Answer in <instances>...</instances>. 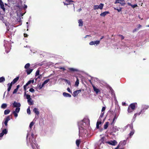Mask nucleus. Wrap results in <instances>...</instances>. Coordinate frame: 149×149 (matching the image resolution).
<instances>
[{"label":"nucleus","mask_w":149,"mask_h":149,"mask_svg":"<svg viewBox=\"0 0 149 149\" xmlns=\"http://www.w3.org/2000/svg\"><path fill=\"white\" fill-rule=\"evenodd\" d=\"M7 104L6 103H3L1 105V108L3 109H4L7 107Z\"/></svg>","instance_id":"21"},{"label":"nucleus","mask_w":149,"mask_h":149,"mask_svg":"<svg viewBox=\"0 0 149 149\" xmlns=\"http://www.w3.org/2000/svg\"><path fill=\"white\" fill-rule=\"evenodd\" d=\"M27 6L26 5H24V9H25L26 8H27Z\"/></svg>","instance_id":"63"},{"label":"nucleus","mask_w":149,"mask_h":149,"mask_svg":"<svg viewBox=\"0 0 149 149\" xmlns=\"http://www.w3.org/2000/svg\"><path fill=\"white\" fill-rule=\"evenodd\" d=\"M105 107H103L102 109V112L104 111L105 109Z\"/></svg>","instance_id":"57"},{"label":"nucleus","mask_w":149,"mask_h":149,"mask_svg":"<svg viewBox=\"0 0 149 149\" xmlns=\"http://www.w3.org/2000/svg\"><path fill=\"white\" fill-rule=\"evenodd\" d=\"M67 90L70 93H72V91H71L70 89L69 88H67Z\"/></svg>","instance_id":"56"},{"label":"nucleus","mask_w":149,"mask_h":149,"mask_svg":"<svg viewBox=\"0 0 149 149\" xmlns=\"http://www.w3.org/2000/svg\"><path fill=\"white\" fill-rule=\"evenodd\" d=\"M105 138L104 137H102L100 140V141L101 142V143L104 144L107 142L105 141Z\"/></svg>","instance_id":"18"},{"label":"nucleus","mask_w":149,"mask_h":149,"mask_svg":"<svg viewBox=\"0 0 149 149\" xmlns=\"http://www.w3.org/2000/svg\"><path fill=\"white\" fill-rule=\"evenodd\" d=\"M118 36L120 37H121V40H123L124 39V37L122 35L119 34L118 35Z\"/></svg>","instance_id":"51"},{"label":"nucleus","mask_w":149,"mask_h":149,"mask_svg":"<svg viewBox=\"0 0 149 149\" xmlns=\"http://www.w3.org/2000/svg\"><path fill=\"white\" fill-rule=\"evenodd\" d=\"M80 143V141L79 140L77 139L76 141V144L78 147H79Z\"/></svg>","instance_id":"31"},{"label":"nucleus","mask_w":149,"mask_h":149,"mask_svg":"<svg viewBox=\"0 0 149 149\" xmlns=\"http://www.w3.org/2000/svg\"><path fill=\"white\" fill-rule=\"evenodd\" d=\"M10 112V110L9 109L5 110L4 111V114L6 115L9 114Z\"/></svg>","instance_id":"22"},{"label":"nucleus","mask_w":149,"mask_h":149,"mask_svg":"<svg viewBox=\"0 0 149 149\" xmlns=\"http://www.w3.org/2000/svg\"><path fill=\"white\" fill-rule=\"evenodd\" d=\"M30 66V64L29 63H27L24 66V68L26 69H29Z\"/></svg>","instance_id":"27"},{"label":"nucleus","mask_w":149,"mask_h":149,"mask_svg":"<svg viewBox=\"0 0 149 149\" xmlns=\"http://www.w3.org/2000/svg\"><path fill=\"white\" fill-rule=\"evenodd\" d=\"M94 9V10L97 9H99L98 6L97 5H94L93 7Z\"/></svg>","instance_id":"46"},{"label":"nucleus","mask_w":149,"mask_h":149,"mask_svg":"<svg viewBox=\"0 0 149 149\" xmlns=\"http://www.w3.org/2000/svg\"><path fill=\"white\" fill-rule=\"evenodd\" d=\"M79 84V80L77 78V79L76 80V81L75 82V85L76 86H78V85Z\"/></svg>","instance_id":"34"},{"label":"nucleus","mask_w":149,"mask_h":149,"mask_svg":"<svg viewBox=\"0 0 149 149\" xmlns=\"http://www.w3.org/2000/svg\"><path fill=\"white\" fill-rule=\"evenodd\" d=\"M79 26H82L83 25V22L81 19H79L78 20Z\"/></svg>","instance_id":"20"},{"label":"nucleus","mask_w":149,"mask_h":149,"mask_svg":"<svg viewBox=\"0 0 149 149\" xmlns=\"http://www.w3.org/2000/svg\"><path fill=\"white\" fill-rule=\"evenodd\" d=\"M27 143L28 145H29V143H30L33 149H38V147L33 142V140L31 139V138H29V141H27Z\"/></svg>","instance_id":"2"},{"label":"nucleus","mask_w":149,"mask_h":149,"mask_svg":"<svg viewBox=\"0 0 149 149\" xmlns=\"http://www.w3.org/2000/svg\"><path fill=\"white\" fill-rule=\"evenodd\" d=\"M13 106L15 107H19L21 106V104L20 103L16 102H14L13 104Z\"/></svg>","instance_id":"7"},{"label":"nucleus","mask_w":149,"mask_h":149,"mask_svg":"<svg viewBox=\"0 0 149 149\" xmlns=\"http://www.w3.org/2000/svg\"><path fill=\"white\" fill-rule=\"evenodd\" d=\"M29 91L30 92H32V93H33L35 92V90L34 89H33V88H31L30 89Z\"/></svg>","instance_id":"47"},{"label":"nucleus","mask_w":149,"mask_h":149,"mask_svg":"<svg viewBox=\"0 0 149 149\" xmlns=\"http://www.w3.org/2000/svg\"><path fill=\"white\" fill-rule=\"evenodd\" d=\"M17 113L14 111H13L12 113L14 115L15 117H17L18 116V114Z\"/></svg>","instance_id":"45"},{"label":"nucleus","mask_w":149,"mask_h":149,"mask_svg":"<svg viewBox=\"0 0 149 149\" xmlns=\"http://www.w3.org/2000/svg\"><path fill=\"white\" fill-rule=\"evenodd\" d=\"M109 13V11H105L101 13L100 14V16L102 17H104L107 14H108Z\"/></svg>","instance_id":"12"},{"label":"nucleus","mask_w":149,"mask_h":149,"mask_svg":"<svg viewBox=\"0 0 149 149\" xmlns=\"http://www.w3.org/2000/svg\"><path fill=\"white\" fill-rule=\"evenodd\" d=\"M98 6L99 9H102L104 6V4L103 3H101Z\"/></svg>","instance_id":"28"},{"label":"nucleus","mask_w":149,"mask_h":149,"mask_svg":"<svg viewBox=\"0 0 149 149\" xmlns=\"http://www.w3.org/2000/svg\"><path fill=\"white\" fill-rule=\"evenodd\" d=\"M142 26L140 24H139L138 25V30L139 28H140Z\"/></svg>","instance_id":"60"},{"label":"nucleus","mask_w":149,"mask_h":149,"mask_svg":"<svg viewBox=\"0 0 149 149\" xmlns=\"http://www.w3.org/2000/svg\"><path fill=\"white\" fill-rule=\"evenodd\" d=\"M39 73H40V70H38L37 71H36V74L35 76H38V75L39 74Z\"/></svg>","instance_id":"41"},{"label":"nucleus","mask_w":149,"mask_h":149,"mask_svg":"<svg viewBox=\"0 0 149 149\" xmlns=\"http://www.w3.org/2000/svg\"><path fill=\"white\" fill-rule=\"evenodd\" d=\"M5 80V78L4 77H2L0 78V83H2Z\"/></svg>","instance_id":"26"},{"label":"nucleus","mask_w":149,"mask_h":149,"mask_svg":"<svg viewBox=\"0 0 149 149\" xmlns=\"http://www.w3.org/2000/svg\"><path fill=\"white\" fill-rule=\"evenodd\" d=\"M106 143L110 145L115 146L117 144V142L116 141L114 140L113 141H107L106 142Z\"/></svg>","instance_id":"5"},{"label":"nucleus","mask_w":149,"mask_h":149,"mask_svg":"<svg viewBox=\"0 0 149 149\" xmlns=\"http://www.w3.org/2000/svg\"><path fill=\"white\" fill-rule=\"evenodd\" d=\"M126 143V140H124L122 142H120V144H121L123 146L125 145Z\"/></svg>","instance_id":"32"},{"label":"nucleus","mask_w":149,"mask_h":149,"mask_svg":"<svg viewBox=\"0 0 149 149\" xmlns=\"http://www.w3.org/2000/svg\"><path fill=\"white\" fill-rule=\"evenodd\" d=\"M93 89L94 91L97 94L99 92H100V90L97 88L96 87L94 86H93Z\"/></svg>","instance_id":"8"},{"label":"nucleus","mask_w":149,"mask_h":149,"mask_svg":"<svg viewBox=\"0 0 149 149\" xmlns=\"http://www.w3.org/2000/svg\"><path fill=\"white\" fill-rule=\"evenodd\" d=\"M69 70L72 72H74L75 71H77V70L72 68H69Z\"/></svg>","instance_id":"25"},{"label":"nucleus","mask_w":149,"mask_h":149,"mask_svg":"<svg viewBox=\"0 0 149 149\" xmlns=\"http://www.w3.org/2000/svg\"><path fill=\"white\" fill-rule=\"evenodd\" d=\"M130 127L132 129V131L128 135V138H131L132 136L134 134V130L133 129V127L132 125H130Z\"/></svg>","instance_id":"4"},{"label":"nucleus","mask_w":149,"mask_h":149,"mask_svg":"<svg viewBox=\"0 0 149 149\" xmlns=\"http://www.w3.org/2000/svg\"><path fill=\"white\" fill-rule=\"evenodd\" d=\"M60 68L61 69L63 70H65V68L64 67H61Z\"/></svg>","instance_id":"62"},{"label":"nucleus","mask_w":149,"mask_h":149,"mask_svg":"<svg viewBox=\"0 0 149 149\" xmlns=\"http://www.w3.org/2000/svg\"><path fill=\"white\" fill-rule=\"evenodd\" d=\"M102 123L101 120V119H98L96 123V128L99 129V125Z\"/></svg>","instance_id":"9"},{"label":"nucleus","mask_w":149,"mask_h":149,"mask_svg":"<svg viewBox=\"0 0 149 149\" xmlns=\"http://www.w3.org/2000/svg\"><path fill=\"white\" fill-rule=\"evenodd\" d=\"M137 105L136 103H133L131 104L129 106L127 109L128 113H131L135 109L136 106Z\"/></svg>","instance_id":"1"},{"label":"nucleus","mask_w":149,"mask_h":149,"mask_svg":"<svg viewBox=\"0 0 149 149\" xmlns=\"http://www.w3.org/2000/svg\"><path fill=\"white\" fill-rule=\"evenodd\" d=\"M34 80H29L27 83L26 85H29L31 83H33L34 82Z\"/></svg>","instance_id":"30"},{"label":"nucleus","mask_w":149,"mask_h":149,"mask_svg":"<svg viewBox=\"0 0 149 149\" xmlns=\"http://www.w3.org/2000/svg\"><path fill=\"white\" fill-rule=\"evenodd\" d=\"M44 85H45L43 84L42 83L41 86L40 85V86H39L40 88L41 89V88H42L44 86Z\"/></svg>","instance_id":"58"},{"label":"nucleus","mask_w":149,"mask_h":149,"mask_svg":"<svg viewBox=\"0 0 149 149\" xmlns=\"http://www.w3.org/2000/svg\"><path fill=\"white\" fill-rule=\"evenodd\" d=\"M116 1L115 2V4H116L117 3H120L121 6H124L125 4V2L121 3L120 2V0H116Z\"/></svg>","instance_id":"13"},{"label":"nucleus","mask_w":149,"mask_h":149,"mask_svg":"<svg viewBox=\"0 0 149 149\" xmlns=\"http://www.w3.org/2000/svg\"><path fill=\"white\" fill-rule=\"evenodd\" d=\"M116 119L115 118H113L112 121L111 123V125H113V124L115 122V120Z\"/></svg>","instance_id":"43"},{"label":"nucleus","mask_w":149,"mask_h":149,"mask_svg":"<svg viewBox=\"0 0 149 149\" xmlns=\"http://www.w3.org/2000/svg\"><path fill=\"white\" fill-rule=\"evenodd\" d=\"M86 121L87 122L88 121L89 123H90V121H89V120L87 119H84V120H83V121H82V123H83V122H84V123H85L86 122Z\"/></svg>","instance_id":"44"},{"label":"nucleus","mask_w":149,"mask_h":149,"mask_svg":"<svg viewBox=\"0 0 149 149\" xmlns=\"http://www.w3.org/2000/svg\"><path fill=\"white\" fill-rule=\"evenodd\" d=\"M27 113L29 114H31V110L30 108L29 107L27 109Z\"/></svg>","instance_id":"38"},{"label":"nucleus","mask_w":149,"mask_h":149,"mask_svg":"<svg viewBox=\"0 0 149 149\" xmlns=\"http://www.w3.org/2000/svg\"><path fill=\"white\" fill-rule=\"evenodd\" d=\"M49 81V79H47L44 81V82H43V84L45 85V84H47Z\"/></svg>","instance_id":"37"},{"label":"nucleus","mask_w":149,"mask_h":149,"mask_svg":"<svg viewBox=\"0 0 149 149\" xmlns=\"http://www.w3.org/2000/svg\"><path fill=\"white\" fill-rule=\"evenodd\" d=\"M34 124V123L33 122H32L29 125V127L30 129H31L32 128V127L33 125Z\"/></svg>","instance_id":"35"},{"label":"nucleus","mask_w":149,"mask_h":149,"mask_svg":"<svg viewBox=\"0 0 149 149\" xmlns=\"http://www.w3.org/2000/svg\"><path fill=\"white\" fill-rule=\"evenodd\" d=\"M10 119V116H8L6 119L5 120L8 122Z\"/></svg>","instance_id":"50"},{"label":"nucleus","mask_w":149,"mask_h":149,"mask_svg":"<svg viewBox=\"0 0 149 149\" xmlns=\"http://www.w3.org/2000/svg\"><path fill=\"white\" fill-rule=\"evenodd\" d=\"M20 109V108L19 107H17L15 109V111H13L17 113H18L19 112Z\"/></svg>","instance_id":"33"},{"label":"nucleus","mask_w":149,"mask_h":149,"mask_svg":"<svg viewBox=\"0 0 149 149\" xmlns=\"http://www.w3.org/2000/svg\"><path fill=\"white\" fill-rule=\"evenodd\" d=\"M114 9L117 10L118 12H120L121 11L122 8H120L119 9L116 8H114Z\"/></svg>","instance_id":"40"},{"label":"nucleus","mask_w":149,"mask_h":149,"mask_svg":"<svg viewBox=\"0 0 149 149\" xmlns=\"http://www.w3.org/2000/svg\"><path fill=\"white\" fill-rule=\"evenodd\" d=\"M63 95L64 97H71V95L70 94H69L68 93H67L66 92L63 93Z\"/></svg>","instance_id":"14"},{"label":"nucleus","mask_w":149,"mask_h":149,"mask_svg":"<svg viewBox=\"0 0 149 149\" xmlns=\"http://www.w3.org/2000/svg\"><path fill=\"white\" fill-rule=\"evenodd\" d=\"M104 112H102L100 115V117H99V119H100V118H102L103 116H104Z\"/></svg>","instance_id":"49"},{"label":"nucleus","mask_w":149,"mask_h":149,"mask_svg":"<svg viewBox=\"0 0 149 149\" xmlns=\"http://www.w3.org/2000/svg\"><path fill=\"white\" fill-rule=\"evenodd\" d=\"M94 41H92L89 43V44L90 45H94Z\"/></svg>","instance_id":"54"},{"label":"nucleus","mask_w":149,"mask_h":149,"mask_svg":"<svg viewBox=\"0 0 149 149\" xmlns=\"http://www.w3.org/2000/svg\"><path fill=\"white\" fill-rule=\"evenodd\" d=\"M119 147V144L118 146L115 149H118Z\"/></svg>","instance_id":"64"},{"label":"nucleus","mask_w":149,"mask_h":149,"mask_svg":"<svg viewBox=\"0 0 149 149\" xmlns=\"http://www.w3.org/2000/svg\"><path fill=\"white\" fill-rule=\"evenodd\" d=\"M33 111L36 114L37 116L39 115L40 113L39 111L38 110L37 108H35L33 110Z\"/></svg>","instance_id":"11"},{"label":"nucleus","mask_w":149,"mask_h":149,"mask_svg":"<svg viewBox=\"0 0 149 149\" xmlns=\"http://www.w3.org/2000/svg\"><path fill=\"white\" fill-rule=\"evenodd\" d=\"M143 110H141L139 112V113H135L134 116V118H135L137 116H139L141 114L143 113Z\"/></svg>","instance_id":"10"},{"label":"nucleus","mask_w":149,"mask_h":149,"mask_svg":"<svg viewBox=\"0 0 149 149\" xmlns=\"http://www.w3.org/2000/svg\"><path fill=\"white\" fill-rule=\"evenodd\" d=\"M66 2L70 3L71 2H73L74 1L72 0H66L65 1Z\"/></svg>","instance_id":"39"},{"label":"nucleus","mask_w":149,"mask_h":149,"mask_svg":"<svg viewBox=\"0 0 149 149\" xmlns=\"http://www.w3.org/2000/svg\"><path fill=\"white\" fill-rule=\"evenodd\" d=\"M122 104L123 106H125V105L126 104V103L125 102H123L122 103Z\"/></svg>","instance_id":"61"},{"label":"nucleus","mask_w":149,"mask_h":149,"mask_svg":"<svg viewBox=\"0 0 149 149\" xmlns=\"http://www.w3.org/2000/svg\"><path fill=\"white\" fill-rule=\"evenodd\" d=\"M15 84V83H14V82H13V81H12L10 83H9L8 84H7V85L8 86H9V85L11 86H12V85L13 84Z\"/></svg>","instance_id":"52"},{"label":"nucleus","mask_w":149,"mask_h":149,"mask_svg":"<svg viewBox=\"0 0 149 149\" xmlns=\"http://www.w3.org/2000/svg\"><path fill=\"white\" fill-rule=\"evenodd\" d=\"M94 45L96 44L97 45L99 44L100 43V41L99 40H96L94 41Z\"/></svg>","instance_id":"36"},{"label":"nucleus","mask_w":149,"mask_h":149,"mask_svg":"<svg viewBox=\"0 0 149 149\" xmlns=\"http://www.w3.org/2000/svg\"><path fill=\"white\" fill-rule=\"evenodd\" d=\"M18 89L16 88L14 90V91H13V94H15V93H17V92L18 90Z\"/></svg>","instance_id":"48"},{"label":"nucleus","mask_w":149,"mask_h":149,"mask_svg":"<svg viewBox=\"0 0 149 149\" xmlns=\"http://www.w3.org/2000/svg\"><path fill=\"white\" fill-rule=\"evenodd\" d=\"M19 77H17L16 78H15L13 80L14 83L15 84L19 80Z\"/></svg>","instance_id":"24"},{"label":"nucleus","mask_w":149,"mask_h":149,"mask_svg":"<svg viewBox=\"0 0 149 149\" xmlns=\"http://www.w3.org/2000/svg\"><path fill=\"white\" fill-rule=\"evenodd\" d=\"M25 95L26 96V98L27 99V102L30 105H33V102L31 98V95L29 94H26Z\"/></svg>","instance_id":"3"},{"label":"nucleus","mask_w":149,"mask_h":149,"mask_svg":"<svg viewBox=\"0 0 149 149\" xmlns=\"http://www.w3.org/2000/svg\"><path fill=\"white\" fill-rule=\"evenodd\" d=\"M109 123L108 122H107L105 123L104 125V129H107L108 127Z\"/></svg>","instance_id":"17"},{"label":"nucleus","mask_w":149,"mask_h":149,"mask_svg":"<svg viewBox=\"0 0 149 149\" xmlns=\"http://www.w3.org/2000/svg\"><path fill=\"white\" fill-rule=\"evenodd\" d=\"M81 91V89L77 90L73 92L72 95L74 97H75L78 95Z\"/></svg>","instance_id":"6"},{"label":"nucleus","mask_w":149,"mask_h":149,"mask_svg":"<svg viewBox=\"0 0 149 149\" xmlns=\"http://www.w3.org/2000/svg\"><path fill=\"white\" fill-rule=\"evenodd\" d=\"M8 86V88L7 91L8 92H9L10 91L12 86L9 85V86Z\"/></svg>","instance_id":"42"},{"label":"nucleus","mask_w":149,"mask_h":149,"mask_svg":"<svg viewBox=\"0 0 149 149\" xmlns=\"http://www.w3.org/2000/svg\"><path fill=\"white\" fill-rule=\"evenodd\" d=\"M8 131L6 129H4L3 130L2 132L1 133L3 134V135L4 134H7Z\"/></svg>","instance_id":"23"},{"label":"nucleus","mask_w":149,"mask_h":149,"mask_svg":"<svg viewBox=\"0 0 149 149\" xmlns=\"http://www.w3.org/2000/svg\"><path fill=\"white\" fill-rule=\"evenodd\" d=\"M127 3L129 6H131L133 8L137 6V5L136 4L132 5L129 2H128Z\"/></svg>","instance_id":"19"},{"label":"nucleus","mask_w":149,"mask_h":149,"mask_svg":"<svg viewBox=\"0 0 149 149\" xmlns=\"http://www.w3.org/2000/svg\"><path fill=\"white\" fill-rule=\"evenodd\" d=\"M63 3H64V5H68L70 4V3H68L67 2H63Z\"/></svg>","instance_id":"53"},{"label":"nucleus","mask_w":149,"mask_h":149,"mask_svg":"<svg viewBox=\"0 0 149 149\" xmlns=\"http://www.w3.org/2000/svg\"><path fill=\"white\" fill-rule=\"evenodd\" d=\"M8 122L6 120H5V122H4V124L5 125V126L6 127L7 125H8Z\"/></svg>","instance_id":"55"},{"label":"nucleus","mask_w":149,"mask_h":149,"mask_svg":"<svg viewBox=\"0 0 149 149\" xmlns=\"http://www.w3.org/2000/svg\"><path fill=\"white\" fill-rule=\"evenodd\" d=\"M1 8L2 9L4 12L5 11V8L4 7L3 3L0 5Z\"/></svg>","instance_id":"29"},{"label":"nucleus","mask_w":149,"mask_h":149,"mask_svg":"<svg viewBox=\"0 0 149 149\" xmlns=\"http://www.w3.org/2000/svg\"><path fill=\"white\" fill-rule=\"evenodd\" d=\"M24 36L25 37H27L28 36V35L26 33H24Z\"/></svg>","instance_id":"59"},{"label":"nucleus","mask_w":149,"mask_h":149,"mask_svg":"<svg viewBox=\"0 0 149 149\" xmlns=\"http://www.w3.org/2000/svg\"><path fill=\"white\" fill-rule=\"evenodd\" d=\"M28 85H26V84L25 85H24V90L25 91L24 92V95H26L27 94H26V89L28 88H29V87H27V86H28Z\"/></svg>","instance_id":"16"},{"label":"nucleus","mask_w":149,"mask_h":149,"mask_svg":"<svg viewBox=\"0 0 149 149\" xmlns=\"http://www.w3.org/2000/svg\"><path fill=\"white\" fill-rule=\"evenodd\" d=\"M33 70V69H28L26 70V72L28 75Z\"/></svg>","instance_id":"15"}]
</instances>
